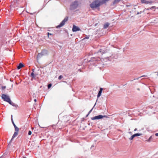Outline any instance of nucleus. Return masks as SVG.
Here are the masks:
<instances>
[{"mask_svg": "<svg viewBox=\"0 0 158 158\" xmlns=\"http://www.w3.org/2000/svg\"><path fill=\"white\" fill-rule=\"evenodd\" d=\"M134 137H135V136H134V135H133L129 138V139L130 140H132Z\"/></svg>", "mask_w": 158, "mask_h": 158, "instance_id": "obj_19", "label": "nucleus"}, {"mask_svg": "<svg viewBox=\"0 0 158 158\" xmlns=\"http://www.w3.org/2000/svg\"><path fill=\"white\" fill-rule=\"evenodd\" d=\"M52 86V84H49L48 85V88H50Z\"/></svg>", "mask_w": 158, "mask_h": 158, "instance_id": "obj_22", "label": "nucleus"}, {"mask_svg": "<svg viewBox=\"0 0 158 158\" xmlns=\"http://www.w3.org/2000/svg\"><path fill=\"white\" fill-rule=\"evenodd\" d=\"M152 136H151L149 138V139L147 140L148 142H150L151 141L152 139Z\"/></svg>", "mask_w": 158, "mask_h": 158, "instance_id": "obj_18", "label": "nucleus"}, {"mask_svg": "<svg viewBox=\"0 0 158 158\" xmlns=\"http://www.w3.org/2000/svg\"><path fill=\"white\" fill-rule=\"evenodd\" d=\"M109 0H102L101 1V2L102 4V5L104 3H105L106 2L108 1Z\"/></svg>", "mask_w": 158, "mask_h": 158, "instance_id": "obj_14", "label": "nucleus"}, {"mask_svg": "<svg viewBox=\"0 0 158 158\" xmlns=\"http://www.w3.org/2000/svg\"><path fill=\"white\" fill-rule=\"evenodd\" d=\"M31 77L33 78H35L36 77V75L34 74V71L31 73Z\"/></svg>", "mask_w": 158, "mask_h": 158, "instance_id": "obj_15", "label": "nucleus"}, {"mask_svg": "<svg viewBox=\"0 0 158 158\" xmlns=\"http://www.w3.org/2000/svg\"><path fill=\"white\" fill-rule=\"evenodd\" d=\"M106 52V50L104 49H101L99 50V51L97 52V54L100 55L99 54H101V55H102L103 54L105 53Z\"/></svg>", "mask_w": 158, "mask_h": 158, "instance_id": "obj_8", "label": "nucleus"}, {"mask_svg": "<svg viewBox=\"0 0 158 158\" xmlns=\"http://www.w3.org/2000/svg\"><path fill=\"white\" fill-rule=\"evenodd\" d=\"M15 131L18 132L19 131V128L17 127V126H15Z\"/></svg>", "mask_w": 158, "mask_h": 158, "instance_id": "obj_16", "label": "nucleus"}, {"mask_svg": "<svg viewBox=\"0 0 158 158\" xmlns=\"http://www.w3.org/2000/svg\"><path fill=\"white\" fill-rule=\"evenodd\" d=\"M137 130V128H135L134 129V131H136Z\"/></svg>", "mask_w": 158, "mask_h": 158, "instance_id": "obj_31", "label": "nucleus"}, {"mask_svg": "<svg viewBox=\"0 0 158 158\" xmlns=\"http://www.w3.org/2000/svg\"><path fill=\"white\" fill-rule=\"evenodd\" d=\"M130 6V5H126L127 7L129 6Z\"/></svg>", "mask_w": 158, "mask_h": 158, "instance_id": "obj_32", "label": "nucleus"}, {"mask_svg": "<svg viewBox=\"0 0 158 158\" xmlns=\"http://www.w3.org/2000/svg\"><path fill=\"white\" fill-rule=\"evenodd\" d=\"M133 135H134V136H135V137L136 136H140V135H141V134H139V133H136V134H135Z\"/></svg>", "mask_w": 158, "mask_h": 158, "instance_id": "obj_17", "label": "nucleus"}, {"mask_svg": "<svg viewBox=\"0 0 158 158\" xmlns=\"http://www.w3.org/2000/svg\"><path fill=\"white\" fill-rule=\"evenodd\" d=\"M11 120L12 123H14L13 118H12V115H11Z\"/></svg>", "mask_w": 158, "mask_h": 158, "instance_id": "obj_25", "label": "nucleus"}, {"mask_svg": "<svg viewBox=\"0 0 158 158\" xmlns=\"http://www.w3.org/2000/svg\"><path fill=\"white\" fill-rule=\"evenodd\" d=\"M155 135L156 136H158V133H156L155 134Z\"/></svg>", "mask_w": 158, "mask_h": 158, "instance_id": "obj_29", "label": "nucleus"}, {"mask_svg": "<svg viewBox=\"0 0 158 158\" xmlns=\"http://www.w3.org/2000/svg\"><path fill=\"white\" fill-rule=\"evenodd\" d=\"M31 133H31V131H29V132H28V135H31Z\"/></svg>", "mask_w": 158, "mask_h": 158, "instance_id": "obj_23", "label": "nucleus"}, {"mask_svg": "<svg viewBox=\"0 0 158 158\" xmlns=\"http://www.w3.org/2000/svg\"><path fill=\"white\" fill-rule=\"evenodd\" d=\"M78 2L77 1H75L72 5H71L70 8L72 10H74L76 9L78 6Z\"/></svg>", "mask_w": 158, "mask_h": 158, "instance_id": "obj_4", "label": "nucleus"}, {"mask_svg": "<svg viewBox=\"0 0 158 158\" xmlns=\"http://www.w3.org/2000/svg\"><path fill=\"white\" fill-rule=\"evenodd\" d=\"M141 2L142 3H144L146 4H151L152 3V2H151L147 1L145 0H141Z\"/></svg>", "mask_w": 158, "mask_h": 158, "instance_id": "obj_9", "label": "nucleus"}, {"mask_svg": "<svg viewBox=\"0 0 158 158\" xmlns=\"http://www.w3.org/2000/svg\"><path fill=\"white\" fill-rule=\"evenodd\" d=\"M129 133H131V132H130Z\"/></svg>", "mask_w": 158, "mask_h": 158, "instance_id": "obj_33", "label": "nucleus"}, {"mask_svg": "<svg viewBox=\"0 0 158 158\" xmlns=\"http://www.w3.org/2000/svg\"><path fill=\"white\" fill-rule=\"evenodd\" d=\"M109 25V23H105L103 26V27L104 28H106Z\"/></svg>", "mask_w": 158, "mask_h": 158, "instance_id": "obj_13", "label": "nucleus"}, {"mask_svg": "<svg viewBox=\"0 0 158 158\" xmlns=\"http://www.w3.org/2000/svg\"><path fill=\"white\" fill-rule=\"evenodd\" d=\"M63 78V77L62 75H60L58 77V79L60 80Z\"/></svg>", "mask_w": 158, "mask_h": 158, "instance_id": "obj_21", "label": "nucleus"}, {"mask_svg": "<svg viewBox=\"0 0 158 158\" xmlns=\"http://www.w3.org/2000/svg\"><path fill=\"white\" fill-rule=\"evenodd\" d=\"M102 5L101 1L99 0H95L91 4L90 6L92 8H97Z\"/></svg>", "mask_w": 158, "mask_h": 158, "instance_id": "obj_1", "label": "nucleus"}, {"mask_svg": "<svg viewBox=\"0 0 158 158\" xmlns=\"http://www.w3.org/2000/svg\"><path fill=\"white\" fill-rule=\"evenodd\" d=\"M103 118V116L102 115H99L95 116L92 118H91L92 120H94L95 119H99Z\"/></svg>", "mask_w": 158, "mask_h": 158, "instance_id": "obj_6", "label": "nucleus"}, {"mask_svg": "<svg viewBox=\"0 0 158 158\" xmlns=\"http://www.w3.org/2000/svg\"><path fill=\"white\" fill-rule=\"evenodd\" d=\"M68 17H66L61 22L60 24L56 26V28H59L63 27L65 24V23L68 20Z\"/></svg>", "mask_w": 158, "mask_h": 158, "instance_id": "obj_3", "label": "nucleus"}, {"mask_svg": "<svg viewBox=\"0 0 158 158\" xmlns=\"http://www.w3.org/2000/svg\"><path fill=\"white\" fill-rule=\"evenodd\" d=\"M23 66H24L23 64L21 63H20L19 64V65L18 66L17 69H20L21 68H22Z\"/></svg>", "mask_w": 158, "mask_h": 158, "instance_id": "obj_11", "label": "nucleus"}, {"mask_svg": "<svg viewBox=\"0 0 158 158\" xmlns=\"http://www.w3.org/2000/svg\"><path fill=\"white\" fill-rule=\"evenodd\" d=\"M103 90V89L102 88H101L100 89V90L98 94L97 97H99L101 95L102 91Z\"/></svg>", "mask_w": 158, "mask_h": 158, "instance_id": "obj_10", "label": "nucleus"}, {"mask_svg": "<svg viewBox=\"0 0 158 158\" xmlns=\"http://www.w3.org/2000/svg\"><path fill=\"white\" fill-rule=\"evenodd\" d=\"M121 0H114V3H116L120 2Z\"/></svg>", "mask_w": 158, "mask_h": 158, "instance_id": "obj_20", "label": "nucleus"}, {"mask_svg": "<svg viewBox=\"0 0 158 158\" xmlns=\"http://www.w3.org/2000/svg\"><path fill=\"white\" fill-rule=\"evenodd\" d=\"M0 158H1V157H0Z\"/></svg>", "mask_w": 158, "mask_h": 158, "instance_id": "obj_34", "label": "nucleus"}, {"mask_svg": "<svg viewBox=\"0 0 158 158\" xmlns=\"http://www.w3.org/2000/svg\"><path fill=\"white\" fill-rule=\"evenodd\" d=\"M34 101L35 102H36V99H34Z\"/></svg>", "mask_w": 158, "mask_h": 158, "instance_id": "obj_30", "label": "nucleus"}, {"mask_svg": "<svg viewBox=\"0 0 158 158\" xmlns=\"http://www.w3.org/2000/svg\"><path fill=\"white\" fill-rule=\"evenodd\" d=\"M80 30V29L78 27L76 26L75 25H73L72 28V31L73 32H75Z\"/></svg>", "mask_w": 158, "mask_h": 158, "instance_id": "obj_7", "label": "nucleus"}, {"mask_svg": "<svg viewBox=\"0 0 158 158\" xmlns=\"http://www.w3.org/2000/svg\"><path fill=\"white\" fill-rule=\"evenodd\" d=\"M18 132H15V131L13 136H12V138L11 139V140H12V139H14L15 137H16L18 135Z\"/></svg>", "mask_w": 158, "mask_h": 158, "instance_id": "obj_12", "label": "nucleus"}, {"mask_svg": "<svg viewBox=\"0 0 158 158\" xmlns=\"http://www.w3.org/2000/svg\"><path fill=\"white\" fill-rule=\"evenodd\" d=\"M52 35V34H51V33H49V32H48V37H49V35Z\"/></svg>", "mask_w": 158, "mask_h": 158, "instance_id": "obj_26", "label": "nucleus"}, {"mask_svg": "<svg viewBox=\"0 0 158 158\" xmlns=\"http://www.w3.org/2000/svg\"><path fill=\"white\" fill-rule=\"evenodd\" d=\"M6 86H2V89H6Z\"/></svg>", "mask_w": 158, "mask_h": 158, "instance_id": "obj_24", "label": "nucleus"}, {"mask_svg": "<svg viewBox=\"0 0 158 158\" xmlns=\"http://www.w3.org/2000/svg\"><path fill=\"white\" fill-rule=\"evenodd\" d=\"M13 123V125L14 127H15V126H16V125H15V124L14 123Z\"/></svg>", "mask_w": 158, "mask_h": 158, "instance_id": "obj_28", "label": "nucleus"}, {"mask_svg": "<svg viewBox=\"0 0 158 158\" xmlns=\"http://www.w3.org/2000/svg\"><path fill=\"white\" fill-rule=\"evenodd\" d=\"M2 98L4 101L8 102L10 104L12 105V103L9 96L3 94L2 95Z\"/></svg>", "mask_w": 158, "mask_h": 158, "instance_id": "obj_2", "label": "nucleus"}, {"mask_svg": "<svg viewBox=\"0 0 158 158\" xmlns=\"http://www.w3.org/2000/svg\"><path fill=\"white\" fill-rule=\"evenodd\" d=\"M45 52L46 53H47V51L45 50L43 51L41 53H39L37 57V60L40 58L42 56L44 55L45 54Z\"/></svg>", "mask_w": 158, "mask_h": 158, "instance_id": "obj_5", "label": "nucleus"}, {"mask_svg": "<svg viewBox=\"0 0 158 158\" xmlns=\"http://www.w3.org/2000/svg\"><path fill=\"white\" fill-rule=\"evenodd\" d=\"M103 117H105V118H108V116H107L106 115H104V116H103Z\"/></svg>", "mask_w": 158, "mask_h": 158, "instance_id": "obj_27", "label": "nucleus"}]
</instances>
